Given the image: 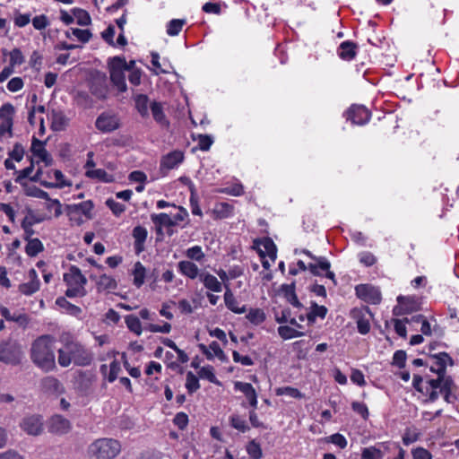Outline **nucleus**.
Masks as SVG:
<instances>
[{
    "label": "nucleus",
    "mask_w": 459,
    "mask_h": 459,
    "mask_svg": "<svg viewBox=\"0 0 459 459\" xmlns=\"http://www.w3.org/2000/svg\"><path fill=\"white\" fill-rule=\"evenodd\" d=\"M247 453L252 459H260L263 456L262 448L255 440H251L247 445Z\"/></svg>",
    "instance_id": "nucleus-53"
},
{
    "label": "nucleus",
    "mask_w": 459,
    "mask_h": 459,
    "mask_svg": "<svg viewBox=\"0 0 459 459\" xmlns=\"http://www.w3.org/2000/svg\"><path fill=\"white\" fill-rule=\"evenodd\" d=\"M46 209L49 212H54V215L56 217H59L62 214V204L57 199H51L48 197V199L46 200Z\"/></svg>",
    "instance_id": "nucleus-55"
},
{
    "label": "nucleus",
    "mask_w": 459,
    "mask_h": 459,
    "mask_svg": "<svg viewBox=\"0 0 459 459\" xmlns=\"http://www.w3.org/2000/svg\"><path fill=\"white\" fill-rule=\"evenodd\" d=\"M74 15L79 25L86 26L91 23L90 14L82 9H75L74 11Z\"/></svg>",
    "instance_id": "nucleus-56"
},
{
    "label": "nucleus",
    "mask_w": 459,
    "mask_h": 459,
    "mask_svg": "<svg viewBox=\"0 0 459 459\" xmlns=\"http://www.w3.org/2000/svg\"><path fill=\"white\" fill-rule=\"evenodd\" d=\"M198 375H199V377H201L203 379H206L212 384L221 385L220 381L217 379V377L214 374L213 367H212L210 365L201 368L198 372Z\"/></svg>",
    "instance_id": "nucleus-48"
},
{
    "label": "nucleus",
    "mask_w": 459,
    "mask_h": 459,
    "mask_svg": "<svg viewBox=\"0 0 459 459\" xmlns=\"http://www.w3.org/2000/svg\"><path fill=\"white\" fill-rule=\"evenodd\" d=\"M22 347L18 341L8 339L0 342V361L16 366L22 362Z\"/></svg>",
    "instance_id": "nucleus-5"
},
{
    "label": "nucleus",
    "mask_w": 459,
    "mask_h": 459,
    "mask_svg": "<svg viewBox=\"0 0 459 459\" xmlns=\"http://www.w3.org/2000/svg\"><path fill=\"white\" fill-rule=\"evenodd\" d=\"M50 120L54 131L64 130L67 125V118L61 111H52Z\"/></svg>",
    "instance_id": "nucleus-38"
},
{
    "label": "nucleus",
    "mask_w": 459,
    "mask_h": 459,
    "mask_svg": "<svg viewBox=\"0 0 459 459\" xmlns=\"http://www.w3.org/2000/svg\"><path fill=\"white\" fill-rule=\"evenodd\" d=\"M52 174H53V178H55V182L42 181L41 182L42 186H44L46 187H49V188L50 187L63 188L66 186H71V183L65 179V176L60 170L55 169L52 171Z\"/></svg>",
    "instance_id": "nucleus-36"
},
{
    "label": "nucleus",
    "mask_w": 459,
    "mask_h": 459,
    "mask_svg": "<svg viewBox=\"0 0 459 459\" xmlns=\"http://www.w3.org/2000/svg\"><path fill=\"white\" fill-rule=\"evenodd\" d=\"M71 422L62 415H54L48 421V431L53 434H66L71 430Z\"/></svg>",
    "instance_id": "nucleus-18"
},
{
    "label": "nucleus",
    "mask_w": 459,
    "mask_h": 459,
    "mask_svg": "<svg viewBox=\"0 0 459 459\" xmlns=\"http://www.w3.org/2000/svg\"><path fill=\"white\" fill-rule=\"evenodd\" d=\"M20 426L28 435L32 436H38L43 430L42 419L38 415L25 417Z\"/></svg>",
    "instance_id": "nucleus-17"
},
{
    "label": "nucleus",
    "mask_w": 459,
    "mask_h": 459,
    "mask_svg": "<svg viewBox=\"0 0 459 459\" xmlns=\"http://www.w3.org/2000/svg\"><path fill=\"white\" fill-rule=\"evenodd\" d=\"M198 348L208 359H212L214 357H217L222 361L226 359V355L217 342H212L208 347L203 343H200Z\"/></svg>",
    "instance_id": "nucleus-23"
},
{
    "label": "nucleus",
    "mask_w": 459,
    "mask_h": 459,
    "mask_svg": "<svg viewBox=\"0 0 459 459\" xmlns=\"http://www.w3.org/2000/svg\"><path fill=\"white\" fill-rule=\"evenodd\" d=\"M67 209L70 215L77 213L82 214L87 218H91V212L93 209V204L91 201L88 200L85 202H82L80 204L68 205Z\"/></svg>",
    "instance_id": "nucleus-29"
},
{
    "label": "nucleus",
    "mask_w": 459,
    "mask_h": 459,
    "mask_svg": "<svg viewBox=\"0 0 459 459\" xmlns=\"http://www.w3.org/2000/svg\"><path fill=\"white\" fill-rule=\"evenodd\" d=\"M331 267L330 262L325 256H319L316 258V262L315 264H309L308 269L314 275H322L323 272H325V277L330 279L333 285H336L335 275L333 272H331L329 269Z\"/></svg>",
    "instance_id": "nucleus-15"
},
{
    "label": "nucleus",
    "mask_w": 459,
    "mask_h": 459,
    "mask_svg": "<svg viewBox=\"0 0 459 459\" xmlns=\"http://www.w3.org/2000/svg\"><path fill=\"white\" fill-rule=\"evenodd\" d=\"M213 143V139L212 136L207 134H199L198 135V146L199 149L207 152L210 150L212 144Z\"/></svg>",
    "instance_id": "nucleus-63"
},
{
    "label": "nucleus",
    "mask_w": 459,
    "mask_h": 459,
    "mask_svg": "<svg viewBox=\"0 0 459 459\" xmlns=\"http://www.w3.org/2000/svg\"><path fill=\"white\" fill-rule=\"evenodd\" d=\"M234 387L237 391L243 393L248 401L250 406L255 410L257 407V394L249 383L237 381L234 384Z\"/></svg>",
    "instance_id": "nucleus-21"
},
{
    "label": "nucleus",
    "mask_w": 459,
    "mask_h": 459,
    "mask_svg": "<svg viewBox=\"0 0 459 459\" xmlns=\"http://www.w3.org/2000/svg\"><path fill=\"white\" fill-rule=\"evenodd\" d=\"M184 160V153L175 150L164 155L160 160V169L165 174L168 171L178 168Z\"/></svg>",
    "instance_id": "nucleus-13"
},
{
    "label": "nucleus",
    "mask_w": 459,
    "mask_h": 459,
    "mask_svg": "<svg viewBox=\"0 0 459 459\" xmlns=\"http://www.w3.org/2000/svg\"><path fill=\"white\" fill-rule=\"evenodd\" d=\"M230 422L232 428L238 429L240 432L244 433L249 429L246 420L239 415H231L230 418Z\"/></svg>",
    "instance_id": "nucleus-50"
},
{
    "label": "nucleus",
    "mask_w": 459,
    "mask_h": 459,
    "mask_svg": "<svg viewBox=\"0 0 459 459\" xmlns=\"http://www.w3.org/2000/svg\"><path fill=\"white\" fill-rule=\"evenodd\" d=\"M72 362L73 359L70 357V353L66 351L65 346L59 349L58 351V363L61 367H68Z\"/></svg>",
    "instance_id": "nucleus-59"
},
{
    "label": "nucleus",
    "mask_w": 459,
    "mask_h": 459,
    "mask_svg": "<svg viewBox=\"0 0 459 459\" xmlns=\"http://www.w3.org/2000/svg\"><path fill=\"white\" fill-rule=\"evenodd\" d=\"M348 120L353 125L363 126L370 119V112L361 105H352L346 112Z\"/></svg>",
    "instance_id": "nucleus-12"
},
{
    "label": "nucleus",
    "mask_w": 459,
    "mask_h": 459,
    "mask_svg": "<svg viewBox=\"0 0 459 459\" xmlns=\"http://www.w3.org/2000/svg\"><path fill=\"white\" fill-rule=\"evenodd\" d=\"M150 109L152 111L153 119L158 124H160V126H169V121L164 113L162 103L158 102V101H153L150 105Z\"/></svg>",
    "instance_id": "nucleus-30"
},
{
    "label": "nucleus",
    "mask_w": 459,
    "mask_h": 459,
    "mask_svg": "<svg viewBox=\"0 0 459 459\" xmlns=\"http://www.w3.org/2000/svg\"><path fill=\"white\" fill-rule=\"evenodd\" d=\"M56 304L62 308L65 313L74 316H79L82 314L80 307L70 303L65 298L59 297L56 299Z\"/></svg>",
    "instance_id": "nucleus-34"
},
{
    "label": "nucleus",
    "mask_w": 459,
    "mask_h": 459,
    "mask_svg": "<svg viewBox=\"0 0 459 459\" xmlns=\"http://www.w3.org/2000/svg\"><path fill=\"white\" fill-rule=\"evenodd\" d=\"M281 290L284 298L290 304L298 308L302 307V304L299 302L295 292V283L282 285Z\"/></svg>",
    "instance_id": "nucleus-33"
},
{
    "label": "nucleus",
    "mask_w": 459,
    "mask_h": 459,
    "mask_svg": "<svg viewBox=\"0 0 459 459\" xmlns=\"http://www.w3.org/2000/svg\"><path fill=\"white\" fill-rule=\"evenodd\" d=\"M31 361L44 372L56 368L54 352V338L48 334L41 335L34 340L30 350Z\"/></svg>",
    "instance_id": "nucleus-1"
},
{
    "label": "nucleus",
    "mask_w": 459,
    "mask_h": 459,
    "mask_svg": "<svg viewBox=\"0 0 459 459\" xmlns=\"http://www.w3.org/2000/svg\"><path fill=\"white\" fill-rule=\"evenodd\" d=\"M125 322L130 331L138 336L142 334V324L137 316L134 315H128L125 317Z\"/></svg>",
    "instance_id": "nucleus-46"
},
{
    "label": "nucleus",
    "mask_w": 459,
    "mask_h": 459,
    "mask_svg": "<svg viewBox=\"0 0 459 459\" xmlns=\"http://www.w3.org/2000/svg\"><path fill=\"white\" fill-rule=\"evenodd\" d=\"M147 230L143 226H136L133 230V238L134 239V250L140 254L144 250V243L147 238Z\"/></svg>",
    "instance_id": "nucleus-25"
},
{
    "label": "nucleus",
    "mask_w": 459,
    "mask_h": 459,
    "mask_svg": "<svg viewBox=\"0 0 459 459\" xmlns=\"http://www.w3.org/2000/svg\"><path fill=\"white\" fill-rule=\"evenodd\" d=\"M65 346L75 365L87 366L91 364L92 356L81 343L71 341L65 342Z\"/></svg>",
    "instance_id": "nucleus-6"
},
{
    "label": "nucleus",
    "mask_w": 459,
    "mask_h": 459,
    "mask_svg": "<svg viewBox=\"0 0 459 459\" xmlns=\"http://www.w3.org/2000/svg\"><path fill=\"white\" fill-rule=\"evenodd\" d=\"M276 395H288L296 399L304 398V394H302L299 389L291 387V386H282L275 389Z\"/></svg>",
    "instance_id": "nucleus-49"
},
{
    "label": "nucleus",
    "mask_w": 459,
    "mask_h": 459,
    "mask_svg": "<svg viewBox=\"0 0 459 459\" xmlns=\"http://www.w3.org/2000/svg\"><path fill=\"white\" fill-rule=\"evenodd\" d=\"M63 279L68 287L65 290L66 297L76 298L86 295L87 279L77 266L71 265L67 272L64 273Z\"/></svg>",
    "instance_id": "nucleus-2"
},
{
    "label": "nucleus",
    "mask_w": 459,
    "mask_h": 459,
    "mask_svg": "<svg viewBox=\"0 0 459 459\" xmlns=\"http://www.w3.org/2000/svg\"><path fill=\"white\" fill-rule=\"evenodd\" d=\"M30 151L36 162H44L46 166L52 164V158L44 146V143L33 137Z\"/></svg>",
    "instance_id": "nucleus-19"
},
{
    "label": "nucleus",
    "mask_w": 459,
    "mask_h": 459,
    "mask_svg": "<svg viewBox=\"0 0 459 459\" xmlns=\"http://www.w3.org/2000/svg\"><path fill=\"white\" fill-rule=\"evenodd\" d=\"M261 258L268 257L273 263L277 257V248L273 241L269 238H264L255 241Z\"/></svg>",
    "instance_id": "nucleus-16"
},
{
    "label": "nucleus",
    "mask_w": 459,
    "mask_h": 459,
    "mask_svg": "<svg viewBox=\"0 0 459 459\" xmlns=\"http://www.w3.org/2000/svg\"><path fill=\"white\" fill-rule=\"evenodd\" d=\"M178 271L183 276L190 280H200V275L204 273L196 264L189 260L179 261L177 264Z\"/></svg>",
    "instance_id": "nucleus-20"
},
{
    "label": "nucleus",
    "mask_w": 459,
    "mask_h": 459,
    "mask_svg": "<svg viewBox=\"0 0 459 459\" xmlns=\"http://www.w3.org/2000/svg\"><path fill=\"white\" fill-rule=\"evenodd\" d=\"M31 22L34 29L39 30H44L49 25L48 18L44 14L35 16Z\"/></svg>",
    "instance_id": "nucleus-61"
},
{
    "label": "nucleus",
    "mask_w": 459,
    "mask_h": 459,
    "mask_svg": "<svg viewBox=\"0 0 459 459\" xmlns=\"http://www.w3.org/2000/svg\"><path fill=\"white\" fill-rule=\"evenodd\" d=\"M108 72L112 83L120 91L125 92L127 90L126 82L125 68L126 60L123 56H114L108 59Z\"/></svg>",
    "instance_id": "nucleus-4"
},
{
    "label": "nucleus",
    "mask_w": 459,
    "mask_h": 459,
    "mask_svg": "<svg viewBox=\"0 0 459 459\" xmlns=\"http://www.w3.org/2000/svg\"><path fill=\"white\" fill-rule=\"evenodd\" d=\"M412 319L420 324V332L425 335L431 334V326L426 317L422 315H418L412 317Z\"/></svg>",
    "instance_id": "nucleus-58"
},
{
    "label": "nucleus",
    "mask_w": 459,
    "mask_h": 459,
    "mask_svg": "<svg viewBox=\"0 0 459 459\" xmlns=\"http://www.w3.org/2000/svg\"><path fill=\"white\" fill-rule=\"evenodd\" d=\"M420 432L416 428H408L403 436V442L405 446H409L419 439Z\"/></svg>",
    "instance_id": "nucleus-54"
},
{
    "label": "nucleus",
    "mask_w": 459,
    "mask_h": 459,
    "mask_svg": "<svg viewBox=\"0 0 459 459\" xmlns=\"http://www.w3.org/2000/svg\"><path fill=\"white\" fill-rule=\"evenodd\" d=\"M246 317L254 325H259L266 319L265 313L261 308H250Z\"/></svg>",
    "instance_id": "nucleus-42"
},
{
    "label": "nucleus",
    "mask_w": 459,
    "mask_h": 459,
    "mask_svg": "<svg viewBox=\"0 0 459 459\" xmlns=\"http://www.w3.org/2000/svg\"><path fill=\"white\" fill-rule=\"evenodd\" d=\"M85 176L89 178L98 179L106 183L113 181L112 176L108 174L106 170L102 169H87L85 171Z\"/></svg>",
    "instance_id": "nucleus-41"
},
{
    "label": "nucleus",
    "mask_w": 459,
    "mask_h": 459,
    "mask_svg": "<svg viewBox=\"0 0 459 459\" xmlns=\"http://www.w3.org/2000/svg\"><path fill=\"white\" fill-rule=\"evenodd\" d=\"M351 316L356 321L360 334H367L370 331V318L373 315L368 307H355L351 311Z\"/></svg>",
    "instance_id": "nucleus-7"
},
{
    "label": "nucleus",
    "mask_w": 459,
    "mask_h": 459,
    "mask_svg": "<svg viewBox=\"0 0 459 459\" xmlns=\"http://www.w3.org/2000/svg\"><path fill=\"white\" fill-rule=\"evenodd\" d=\"M30 13H21L19 12H15L13 22L14 25L22 28L26 25H28L30 22Z\"/></svg>",
    "instance_id": "nucleus-60"
},
{
    "label": "nucleus",
    "mask_w": 459,
    "mask_h": 459,
    "mask_svg": "<svg viewBox=\"0 0 459 459\" xmlns=\"http://www.w3.org/2000/svg\"><path fill=\"white\" fill-rule=\"evenodd\" d=\"M30 281L19 285V291L26 296H30L37 292L39 289V280L37 272L34 269L29 271Z\"/></svg>",
    "instance_id": "nucleus-22"
},
{
    "label": "nucleus",
    "mask_w": 459,
    "mask_h": 459,
    "mask_svg": "<svg viewBox=\"0 0 459 459\" xmlns=\"http://www.w3.org/2000/svg\"><path fill=\"white\" fill-rule=\"evenodd\" d=\"M277 332L281 338L283 340H290L305 335L304 332L289 325L279 326Z\"/></svg>",
    "instance_id": "nucleus-37"
},
{
    "label": "nucleus",
    "mask_w": 459,
    "mask_h": 459,
    "mask_svg": "<svg viewBox=\"0 0 459 459\" xmlns=\"http://www.w3.org/2000/svg\"><path fill=\"white\" fill-rule=\"evenodd\" d=\"M151 219L152 222L156 226H159L160 228L170 227L175 225V221L172 220V217L165 212H161L159 214H152Z\"/></svg>",
    "instance_id": "nucleus-44"
},
{
    "label": "nucleus",
    "mask_w": 459,
    "mask_h": 459,
    "mask_svg": "<svg viewBox=\"0 0 459 459\" xmlns=\"http://www.w3.org/2000/svg\"><path fill=\"white\" fill-rule=\"evenodd\" d=\"M43 389L52 394H61L64 391V387L60 381L54 377H44L41 381Z\"/></svg>",
    "instance_id": "nucleus-32"
},
{
    "label": "nucleus",
    "mask_w": 459,
    "mask_h": 459,
    "mask_svg": "<svg viewBox=\"0 0 459 459\" xmlns=\"http://www.w3.org/2000/svg\"><path fill=\"white\" fill-rule=\"evenodd\" d=\"M44 250V246L39 238H31L27 240L25 253L30 257L38 255Z\"/></svg>",
    "instance_id": "nucleus-39"
},
{
    "label": "nucleus",
    "mask_w": 459,
    "mask_h": 459,
    "mask_svg": "<svg viewBox=\"0 0 459 459\" xmlns=\"http://www.w3.org/2000/svg\"><path fill=\"white\" fill-rule=\"evenodd\" d=\"M4 55H8L10 57L9 65L15 67L16 65H21L25 62V56H23L22 50L20 48H13L10 52L4 51Z\"/></svg>",
    "instance_id": "nucleus-45"
},
{
    "label": "nucleus",
    "mask_w": 459,
    "mask_h": 459,
    "mask_svg": "<svg viewBox=\"0 0 459 459\" xmlns=\"http://www.w3.org/2000/svg\"><path fill=\"white\" fill-rule=\"evenodd\" d=\"M433 363L430 366V370L437 375V378L448 377L446 376L447 365L454 364L452 358L446 352H439L432 355Z\"/></svg>",
    "instance_id": "nucleus-11"
},
{
    "label": "nucleus",
    "mask_w": 459,
    "mask_h": 459,
    "mask_svg": "<svg viewBox=\"0 0 459 459\" xmlns=\"http://www.w3.org/2000/svg\"><path fill=\"white\" fill-rule=\"evenodd\" d=\"M186 388L189 394H193L200 388L198 377L191 371L186 373Z\"/></svg>",
    "instance_id": "nucleus-51"
},
{
    "label": "nucleus",
    "mask_w": 459,
    "mask_h": 459,
    "mask_svg": "<svg viewBox=\"0 0 459 459\" xmlns=\"http://www.w3.org/2000/svg\"><path fill=\"white\" fill-rule=\"evenodd\" d=\"M325 440H326V442H329V443H332V444L337 446L341 449L345 448L348 444L345 437L339 433H335V434H333V435L327 437L325 438Z\"/></svg>",
    "instance_id": "nucleus-57"
},
{
    "label": "nucleus",
    "mask_w": 459,
    "mask_h": 459,
    "mask_svg": "<svg viewBox=\"0 0 459 459\" xmlns=\"http://www.w3.org/2000/svg\"><path fill=\"white\" fill-rule=\"evenodd\" d=\"M225 287H226V291L224 293V302H225L226 307L230 310H231L232 312H234L236 314L245 313L247 311L246 307L245 306L240 307L238 301L236 299L232 291L228 287V285H225Z\"/></svg>",
    "instance_id": "nucleus-26"
},
{
    "label": "nucleus",
    "mask_w": 459,
    "mask_h": 459,
    "mask_svg": "<svg viewBox=\"0 0 459 459\" xmlns=\"http://www.w3.org/2000/svg\"><path fill=\"white\" fill-rule=\"evenodd\" d=\"M131 274L133 276V284L139 289L144 284L147 270L141 262H136L134 264Z\"/></svg>",
    "instance_id": "nucleus-27"
},
{
    "label": "nucleus",
    "mask_w": 459,
    "mask_h": 459,
    "mask_svg": "<svg viewBox=\"0 0 459 459\" xmlns=\"http://www.w3.org/2000/svg\"><path fill=\"white\" fill-rule=\"evenodd\" d=\"M120 451V443L113 438L97 439L88 448V453L91 459H113Z\"/></svg>",
    "instance_id": "nucleus-3"
},
{
    "label": "nucleus",
    "mask_w": 459,
    "mask_h": 459,
    "mask_svg": "<svg viewBox=\"0 0 459 459\" xmlns=\"http://www.w3.org/2000/svg\"><path fill=\"white\" fill-rule=\"evenodd\" d=\"M99 290H112L117 288L116 280L109 275L102 274L96 281Z\"/></svg>",
    "instance_id": "nucleus-40"
},
{
    "label": "nucleus",
    "mask_w": 459,
    "mask_h": 459,
    "mask_svg": "<svg viewBox=\"0 0 459 459\" xmlns=\"http://www.w3.org/2000/svg\"><path fill=\"white\" fill-rule=\"evenodd\" d=\"M95 126L102 133H110L119 127V119L115 115L102 113L97 117Z\"/></svg>",
    "instance_id": "nucleus-14"
},
{
    "label": "nucleus",
    "mask_w": 459,
    "mask_h": 459,
    "mask_svg": "<svg viewBox=\"0 0 459 459\" xmlns=\"http://www.w3.org/2000/svg\"><path fill=\"white\" fill-rule=\"evenodd\" d=\"M357 55V45L350 40L341 43L338 49V56L345 61H351Z\"/></svg>",
    "instance_id": "nucleus-24"
},
{
    "label": "nucleus",
    "mask_w": 459,
    "mask_h": 459,
    "mask_svg": "<svg viewBox=\"0 0 459 459\" xmlns=\"http://www.w3.org/2000/svg\"><path fill=\"white\" fill-rule=\"evenodd\" d=\"M200 281L211 291L221 292L222 290L221 282L214 275L207 272H204V273L200 275Z\"/></svg>",
    "instance_id": "nucleus-28"
},
{
    "label": "nucleus",
    "mask_w": 459,
    "mask_h": 459,
    "mask_svg": "<svg viewBox=\"0 0 459 459\" xmlns=\"http://www.w3.org/2000/svg\"><path fill=\"white\" fill-rule=\"evenodd\" d=\"M361 459H383V453L376 446H368L362 449Z\"/></svg>",
    "instance_id": "nucleus-52"
},
{
    "label": "nucleus",
    "mask_w": 459,
    "mask_h": 459,
    "mask_svg": "<svg viewBox=\"0 0 459 459\" xmlns=\"http://www.w3.org/2000/svg\"><path fill=\"white\" fill-rule=\"evenodd\" d=\"M187 260L202 262L205 256L202 247L200 246H194L187 248L185 252Z\"/></svg>",
    "instance_id": "nucleus-47"
},
{
    "label": "nucleus",
    "mask_w": 459,
    "mask_h": 459,
    "mask_svg": "<svg viewBox=\"0 0 459 459\" xmlns=\"http://www.w3.org/2000/svg\"><path fill=\"white\" fill-rule=\"evenodd\" d=\"M135 108L143 117H149V108L151 103L145 94H138L134 97Z\"/></svg>",
    "instance_id": "nucleus-35"
},
{
    "label": "nucleus",
    "mask_w": 459,
    "mask_h": 459,
    "mask_svg": "<svg viewBox=\"0 0 459 459\" xmlns=\"http://www.w3.org/2000/svg\"><path fill=\"white\" fill-rule=\"evenodd\" d=\"M14 108L11 103H5L0 108V138L12 136L13 117Z\"/></svg>",
    "instance_id": "nucleus-8"
},
{
    "label": "nucleus",
    "mask_w": 459,
    "mask_h": 459,
    "mask_svg": "<svg viewBox=\"0 0 459 459\" xmlns=\"http://www.w3.org/2000/svg\"><path fill=\"white\" fill-rule=\"evenodd\" d=\"M429 384L432 389L439 390L446 403H452L455 402V396L452 394L451 391V387L453 385L451 377L430 379Z\"/></svg>",
    "instance_id": "nucleus-10"
},
{
    "label": "nucleus",
    "mask_w": 459,
    "mask_h": 459,
    "mask_svg": "<svg viewBox=\"0 0 459 459\" xmlns=\"http://www.w3.org/2000/svg\"><path fill=\"white\" fill-rule=\"evenodd\" d=\"M355 291L359 299L369 304H379L382 299L379 289L372 285H358L355 288Z\"/></svg>",
    "instance_id": "nucleus-9"
},
{
    "label": "nucleus",
    "mask_w": 459,
    "mask_h": 459,
    "mask_svg": "<svg viewBox=\"0 0 459 459\" xmlns=\"http://www.w3.org/2000/svg\"><path fill=\"white\" fill-rule=\"evenodd\" d=\"M106 205L112 211L116 216H119L126 211V206L123 204L116 202L113 199H108Z\"/></svg>",
    "instance_id": "nucleus-62"
},
{
    "label": "nucleus",
    "mask_w": 459,
    "mask_h": 459,
    "mask_svg": "<svg viewBox=\"0 0 459 459\" xmlns=\"http://www.w3.org/2000/svg\"><path fill=\"white\" fill-rule=\"evenodd\" d=\"M186 23L185 19H172L167 24V34L171 37L178 36Z\"/></svg>",
    "instance_id": "nucleus-43"
},
{
    "label": "nucleus",
    "mask_w": 459,
    "mask_h": 459,
    "mask_svg": "<svg viewBox=\"0 0 459 459\" xmlns=\"http://www.w3.org/2000/svg\"><path fill=\"white\" fill-rule=\"evenodd\" d=\"M413 459H432L431 453L424 447L419 446L411 450Z\"/></svg>",
    "instance_id": "nucleus-64"
},
{
    "label": "nucleus",
    "mask_w": 459,
    "mask_h": 459,
    "mask_svg": "<svg viewBox=\"0 0 459 459\" xmlns=\"http://www.w3.org/2000/svg\"><path fill=\"white\" fill-rule=\"evenodd\" d=\"M327 314V308L325 306H319L316 303H312L309 311L306 314L308 325H313L316 318L324 319Z\"/></svg>",
    "instance_id": "nucleus-31"
}]
</instances>
